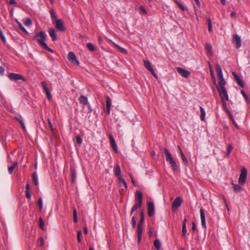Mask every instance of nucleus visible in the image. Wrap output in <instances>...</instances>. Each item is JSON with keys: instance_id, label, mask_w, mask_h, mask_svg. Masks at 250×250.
<instances>
[{"instance_id": "393cba45", "label": "nucleus", "mask_w": 250, "mask_h": 250, "mask_svg": "<svg viewBox=\"0 0 250 250\" xmlns=\"http://www.w3.org/2000/svg\"><path fill=\"white\" fill-rule=\"evenodd\" d=\"M79 100L80 101V102L84 105L89 104L87 98L84 96H81Z\"/></svg>"}, {"instance_id": "c85d7f7f", "label": "nucleus", "mask_w": 250, "mask_h": 250, "mask_svg": "<svg viewBox=\"0 0 250 250\" xmlns=\"http://www.w3.org/2000/svg\"><path fill=\"white\" fill-rule=\"evenodd\" d=\"M232 185L234 191L236 193L240 192L242 190V188L240 186L241 185H238L235 184H232Z\"/></svg>"}, {"instance_id": "f8f14e48", "label": "nucleus", "mask_w": 250, "mask_h": 250, "mask_svg": "<svg viewBox=\"0 0 250 250\" xmlns=\"http://www.w3.org/2000/svg\"><path fill=\"white\" fill-rule=\"evenodd\" d=\"M232 74L234 77V80L236 81L237 83L241 87H245L244 82L238 76L237 74L235 72L233 71L232 72Z\"/></svg>"}, {"instance_id": "20e7f679", "label": "nucleus", "mask_w": 250, "mask_h": 250, "mask_svg": "<svg viewBox=\"0 0 250 250\" xmlns=\"http://www.w3.org/2000/svg\"><path fill=\"white\" fill-rule=\"evenodd\" d=\"M8 77L11 81L14 82H17L19 80H22L23 82H26L27 81L21 75L14 73H9Z\"/></svg>"}, {"instance_id": "1a4fd4ad", "label": "nucleus", "mask_w": 250, "mask_h": 250, "mask_svg": "<svg viewBox=\"0 0 250 250\" xmlns=\"http://www.w3.org/2000/svg\"><path fill=\"white\" fill-rule=\"evenodd\" d=\"M176 70L178 73L184 78H187L190 75V72L189 71L182 67H178L176 68Z\"/></svg>"}, {"instance_id": "aec40b11", "label": "nucleus", "mask_w": 250, "mask_h": 250, "mask_svg": "<svg viewBox=\"0 0 250 250\" xmlns=\"http://www.w3.org/2000/svg\"><path fill=\"white\" fill-rule=\"evenodd\" d=\"M106 112L108 114H110V107L111 105V101L110 97L108 96L106 97Z\"/></svg>"}, {"instance_id": "3c124183", "label": "nucleus", "mask_w": 250, "mask_h": 250, "mask_svg": "<svg viewBox=\"0 0 250 250\" xmlns=\"http://www.w3.org/2000/svg\"><path fill=\"white\" fill-rule=\"evenodd\" d=\"M81 236H82V231L81 230H79L77 232V240H78V243H81V242L82 241Z\"/></svg>"}, {"instance_id": "ea45409f", "label": "nucleus", "mask_w": 250, "mask_h": 250, "mask_svg": "<svg viewBox=\"0 0 250 250\" xmlns=\"http://www.w3.org/2000/svg\"><path fill=\"white\" fill-rule=\"evenodd\" d=\"M86 46L87 48L92 52H93L95 50V48L94 45L91 43H88L86 44Z\"/></svg>"}, {"instance_id": "c756f323", "label": "nucleus", "mask_w": 250, "mask_h": 250, "mask_svg": "<svg viewBox=\"0 0 250 250\" xmlns=\"http://www.w3.org/2000/svg\"><path fill=\"white\" fill-rule=\"evenodd\" d=\"M174 1L182 11H185L187 10V8H186L182 3L178 1L177 0H174Z\"/></svg>"}, {"instance_id": "7c9ffc66", "label": "nucleus", "mask_w": 250, "mask_h": 250, "mask_svg": "<svg viewBox=\"0 0 250 250\" xmlns=\"http://www.w3.org/2000/svg\"><path fill=\"white\" fill-rule=\"evenodd\" d=\"M155 248L157 250H159L161 249V244L159 240L156 239L153 242Z\"/></svg>"}, {"instance_id": "e2e57ef3", "label": "nucleus", "mask_w": 250, "mask_h": 250, "mask_svg": "<svg viewBox=\"0 0 250 250\" xmlns=\"http://www.w3.org/2000/svg\"><path fill=\"white\" fill-rule=\"evenodd\" d=\"M150 73H151V74L156 78V79H158V76L157 75H156V74L155 73V71H154V70H152V71H150Z\"/></svg>"}, {"instance_id": "c9c22d12", "label": "nucleus", "mask_w": 250, "mask_h": 250, "mask_svg": "<svg viewBox=\"0 0 250 250\" xmlns=\"http://www.w3.org/2000/svg\"><path fill=\"white\" fill-rule=\"evenodd\" d=\"M16 120L19 122V123L21 124V126L23 128H25V125L24 124V123L23 122L22 118L21 116L20 117H15Z\"/></svg>"}, {"instance_id": "79ce46f5", "label": "nucleus", "mask_w": 250, "mask_h": 250, "mask_svg": "<svg viewBox=\"0 0 250 250\" xmlns=\"http://www.w3.org/2000/svg\"><path fill=\"white\" fill-rule=\"evenodd\" d=\"M233 149V146L229 144L228 146L227 151L226 154V156H229Z\"/></svg>"}, {"instance_id": "dca6fc26", "label": "nucleus", "mask_w": 250, "mask_h": 250, "mask_svg": "<svg viewBox=\"0 0 250 250\" xmlns=\"http://www.w3.org/2000/svg\"><path fill=\"white\" fill-rule=\"evenodd\" d=\"M143 195L142 193L140 191H136L135 192V201L139 203V205L143 204Z\"/></svg>"}, {"instance_id": "f03ea898", "label": "nucleus", "mask_w": 250, "mask_h": 250, "mask_svg": "<svg viewBox=\"0 0 250 250\" xmlns=\"http://www.w3.org/2000/svg\"><path fill=\"white\" fill-rule=\"evenodd\" d=\"M145 221V216L144 211L143 210L141 211L140 212V220L139 222L137 224V238H138V243H139L142 240V236L143 233V228L142 225L144 224Z\"/></svg>"}, {"instance_id": "8fccbe9b", "label": "nucleus", "mask_w": 250, "mask_h": 250, "mask_svg": "<svg viewBox=\"0 0 250 250\" xmlns=\"http://www.w3.org/2000/svg\"><path fill=\"white\" fill-rule=\"evenodd\" d=\"M32 20L30 18H27L25 21L24 22V24L26 26H30L32 24Z\"/></svg>"}, {"instance_id": "37998d69", "label": "nucleus", "mask_w": 250, "mask_h": 250, "mask_svg": "<svg viewBox=\"0 0 250 250\" xmlns=\"http://www.w3.org/2000/svg\"><path fill=\"white\" fill-rule=\"evenodd\" d=\"M73 220L75 223H77L78 221V217H77V213L76 209H74L73 211Z\"/></svg>"}, {"instance_id": "f704fd0d", "label": "nucleus", "mask_w": 250, "mask_h": 250, "mask_svg": "<svg viewBox=\"0 0 250 250\" xmlns=\"http://www.w3.org/2000/svg\"><path fill=\"white\" fill-rule=\"evenodd\" d=\"M114 45H115V46L116 47V48H117V49L122 53L123 54H125L127 53V51L125 49V48H122V47L120 46L119 45H118V44L114 43Z\"/></svg>"}, {"instance_id": "58836bf2", "label": "nucleus", "mask_w": 250, "mask_h": 250, "mask_svg": "<svg viewBox=\"0 0 250 250\" xmlns=\"http://www.w3.org/2000/svg\"><path fill=\"white\" fill-rule=\"evenodd\" d=\"M33 181L35 186L38 185V180L37 175L36 172H34L32 174Z\"/></svg>"}, {"instance_id": "e433bc0d", "label": "nucleus", "mask_w": 250, "mask_h": 250, "mask_svg": "<svg viewBox=\"0 0 250 250\" xmlns=\"http://www.w3.org/2000/svg\"><path fill=\"white\" fill-rule=\"evenodd\" d=\"M216 71L218 75H222V70L220 65L219 64L216 65Z\"/></svg>"}, {"instance_id": "de8ad7c7", "label": "nucleus", "mask_w": 250, "mask_h": 250, "mask_svg": "<svg viewBox=\"0 0 250 250\" xmlns=\"http://www.w3.org/2000/svg\"><path fill=\"white\" fill-rule=\"evenodd\" d=\"M76 140L77 143L80 146H81V145L82 144V142H83L82 139L81 138V137L79 135H77L76 137Z\"/></svg>"}, {"instance_id": "4be33fe9", "label": "nucleus", "mask_w": 250, "mask_h": 250, "mask_svg": "<svg viewBox=\"0 0 250 250\" xmlns=\"http://www.w3.org/2000/svg\"><path fill=\"white\" fill-rule=\"evenodd\" d=\"M205 49L209 56H211L213 55L212 45L210 44L206 43Z\"/></svg>"}, {"instance_id": "f3484780", "label": "nucleus", "mask_w": 250, "mask_h": 250, "mask_svg": "<svg viewBox=\"0 0 250 250\" xmlns=\"http://www.w3.org/2000/svg\"><path fill=\"white\" fill-rule=\"evenodd\" d=\"M200 216H201V219L202 226L205 229H206L207 227H206V217H205L204 210L203 208L200 209Z\"/></svg>"}, {"instance_id": "052dcab7", "label": "nucleus", "mask_w": 250, "mask_h": 250, "mask_svg": "<svg viewBox=\"0 0 250 250\" xmlns=\"http://www.w3.org/2000/svg\"><path fill=\"white\" fill-rule=\"evenodd\" d=\"M208 65H209V71H210V76H213L214 75V73H213V69H212V68L210 64V62H208Z\"/></svg>"}, {"instance_id": "5701e85b", "label": "nucleus", "mask_w": 250, "mask_h": 250, "mask_svg": "<svg viewBox=\"0 0 250 250\" xmlns=\"http://www.w3.org/2000/svg\"><path fill=\"white\" fill-rule=\"evenodd\" d=\"M178 147H179V150H180V155L181 156V157H182L183 163L185 164V165L186 166H187L188 165V159L186 158V157L185 156V155L184 154V153L183 152V151H182V149H181V148L180 147V146H178Z\"/></svg>"}, {"instance_id": "412c9836", "label": "nucleus", "mask_w": 250, "mask_h": 250, "mask_svg": "<svg viewBox=\"0 0 250 250\" xmlns=\"http://www.w3.org/2000/svg\"><path fill=\"white\" fill-rule=\"evenodd\" d=\"M48 33L53 41H56L57 40L56 34L53 28H50L48 30Z\"/></svg>"}, {"instance_id": "473e14b6", "label": "nucleus", "mask_w": 250, "mask_h": 250, "mask_svg": "<svg viewBox=\"0 0 250 250\" xmlns=\"http://www.w3.org/2000/svg\"><path fill=\"white\" fill-rule=\"evenodd\" d=\"M49 13H50L51 17L53 21H54L57 20L56 13L53 8H52L50 10Z\"/></svg>"}, {"instance_id": "72a5a7b5", "label": "nucleus", "mask_w": 250, "mask_h": 250, "mask_svg": "<svg viewBox=\"0 0 250 250\" xmlns=\"http://www.w3.org/2000/svg\"><path fill=\"white\" fill-rule=\"evenodd\" d=\"M16 22L18 23L20 28L22 32H23L26 34H28V31L26 30V29L22 26V24L20 22L17 20H16Z\"/></svg>"}, {"instance_id": "4d7b16f0", "label": "nucleus", "mask_w": 250, "mask_h": 250, "mask_svg": "<svg viewBox=\"0 0 250 250\" xmlns=\"http://www.w3.org/2000/svg\"><path fill=\"white\" fill-rule=\"evenodd\" d=\"M241 93L243 96V97H244L245 100L246 101H248L249 97H248V95L246 94V92L244 90H242L241 91Z\"/></svg>"}, {"instance_id": "4c0bfd02", "label": "nucleus", "mask_w": 250, "mask_h": 250, "mask_svg": "<svg viewBox=\"0 0 250 250\" xmlns=\"http://www.w3.org/2000/svg\"><path fill=\"white\" fill-rule=\"evenodd\" d=\"M17 166H18V163L15 162L12 166H11V167H8L9 172L10 174H11L13 172L16 167H17Z\"/></svg>"}, {"instance_id": "39448f33", "label": "nucleus", "mask_w": 250, "mask_h": 250, "mask_svg": "<svg viewBox=\"0 0 250 250\" xmlns=\"http://www.w3.org/2000/svg\"><path fill=\"white\" fill-rule=\"evenodd\" d=\"M247 177V170L245 167H243L241 169V173L238 179L239 184L243 185L246 181Z\"/></svg>"}, {"instance_id": "c03bdc74", "label": "nucleus", "mask_w": 250, "mask_h": 250, "mask_svg": "<svg viewBox=\"0 0 250 250\" xmlns=\"http://www.w3.org/2000/svg\"><path fill=\"white\" fill-rule=\"evenodd\" d=\"M226 84V82L224 79L220 80L219 82V88H222V87H225V85Z\"/></svg>"}, {"instance_id": "13d9d810", "label": "nucleus", "mask_w": 250, "mask_h": 250, "mask_svg": "<svg viewBox=\"0 0 250 250\" xmlns=\"http://www.w3.org/2000/svg\"><path fill=\"white\" fill-rule=\"evenodd\" d=\"M153 229H152V228L151 227H149L148 229V236L149 237H152L153 234Z\"/></svg>"}, {"instance_id": "2f4dec72", "label": "nucleus", "mask_w": 250, "mask_h": 250, "mask_svg": "<svg viewBox=\"0 0 250 250\" xmlns=\"http://www.w3.org/2000/svg\"><path fill=\"white\" fill-rule=\"evenodd\" d=\"M200 111H201V115H200L201 120L202 121H204L205 120V115H206L205 110H204L203 107H202V106H201L200 107Z\"/></svg>"}, {"instance_id": "a878e982", "label": "nucleus", "mask_w": 250, "mask_h": 250, "mask_svg": "<svg viewBox=\"0 0 250 250\" xmlns=\"http://www.w3.org/2000/svg\"><path fill=\"white\" fill-rule=\"evenodd\" d=\"M144 65L146 68L150 72L153 70V68L151 66L150 62L148 61L144 60Z\"/></svg>"}, {"instance_id": "ddd939ff", "label": "nucleus", "mask_w": 250, "mask_h": 250, "mask_svg": "<svg viewBox=\"0 0 250 250\" xmlns=\"http://www.w3.org/2000/svg\"><path fill=\"white\" fill-rule=\"evenodd\" d=\"M233 42L236 44V47L237 49L241 46V40L238 35L235 34L233 35Z\"/></svg>"}, {"instance_id": "9b49d317", "label": "nucleus", "mask_w": 250, "mask_h": 250, "mask_svg": "<svg viewBox=\"0 0 250 250\" xmlns=\"http://www.w3.org/2000/svg\"><path fill=\"white\" fill-rule=\"evenodd\" d=\"M147 211H148V215L149 217H152L155 212V208L154 203L152 202H149L147 203Z\"/></svg>"}, {"instance_id": "338daca9", "label": "nucleus", "mask_w": 250, "mask_h": 250, "mask_svg": "<svg viewBox=\"0 0 250 250\" xmlns=\"http://www.w3.org/2000/svg\"><path fill=\"white\" fill-rule=\"evenodd\" d=\"M230 16L231 17H232V18H234V19H236V13L235 12H231V14H230Z\"/></svg>"}, {"instance_id": "09e8293b", "label": "nucleus", "mask_w": 250, "mask_h": 250, "mask_svg": "<svg viewBox=\"0 0 250 250\" xmlns=\"http://www.w3.org/2000/svg\"><path fill=\"white\" fill-rule=\"evenodd\" d=\"M208 30L209 32L212 31V24L211 22V20L210 18H208Z\"/></svg>"}, {"instance_id": "6e6552de", "label": "nucleus", "mask_w": 250, "mask_h": 250, "mask_svg": "<svg viewBox=\"0 0 250 250\" xmlns=\"http://www.w3.org/2000/svg\"><path fill=\"white\" fill-rule=\"evenodd\" d=\"M67 59L68 61L74 65H79V62L77 60L76 55L73 52H69Z\"/></svg>"}, {"instance_id": "680f3d73", "label": "nucleus", "mask_w": 250, "mask_h": 250, "mask_svg": "<svg viewBox=\"0 0 250 250\" xmlns=\"http://www.w3.org/2000/svg\"><path fill=\"white\" fill-rule=\"evenodd\" d=\"M211 79L212 80V82H213V84H215L216 85V86H218L216 84V79H215V76L214 75L211 76Z\"/></svg>"}, {"instance_id": "774afa93", "label": "nucleus", "mask_w": 250, "mask_h": 250, "mask_svg": "<svg viewBox=\"0 0 250 250\" xmlns=\"http://www.w3.org/2000/svg\"><path fill=\"white\" fill-rule=\"evenodd\" d=\"M192 231H195L196 230V224H195V223L194 222H193L192 223Z\"/></svg>"}, {"instance_id": "49530a36", "label": "nucleus", "mask_w": 250, "mask_h": 250, "mask_svg": "<svg viewBox=\"0 0 250 250\" xmlns=\"http://www.w3.org/2000/svg\"><path fill=\"white\" fill-rule=\"evenodd\" d=\"M38 205L39 206V210L41 211L42 208V200L41 198H39L38 201Z\"/></svg>"}, {"instance_id": "a211bd4d", "label": "nucleus", "mask_w": 250, "mask_h": 250, "mask_svg": "<svg viewBox=\"0 0 250 250\" xmlns=\"http://www.w3.org/2000/svg\"><path fill=\"white\" fill-rule=\"evenodd\" d=\"M70 177L72 184L75 183L76 178V170L74 168H70Z\"/></svg>"}, {"instance_id": "69168bd1", "label": "nucleus", "mask_w": 250, "mask_h": 250, "mask_svg": "<svg viewBox=\"0 0 250 250\" xmlns=\"http://www.w3.org/2000/svg\"><path fill=\"white\" fill-rule=\"evenodd\" d=\"M9 3L11 5H14L17 4V2L15 0H10Z\"/></svg>"}, {"instance_id": "f257e3e1", "label": "nucleus", "mask_w": 250, "mask_h": 250, "mask_svg": "<svg viewBox=\"0 0 250 250\" xmlns=\"http://www.w3.org/2000/svg\"><path fill=\"white\" fill-rule=\"evenodd\" d=\"M162 149L166 154V161L170 164L173 171H179L180 169L168 150L166 148H162Z\"/></svg>"}, {"instance_id": "0eeeda50", "label": "nucleus", "mask_w": 250, "mask_h": 250, "mask_svg": "<svg viewBox=\"0 0 250 250\" xmlns=\"http://www.w3.org/2000/svg\"><path fill=\"white\" fill-rule=\"evenodd\" d=\"M56 28L60 31H64L65 30L63 21L61 19H57L53 21Z\"/></svg>"}, {"instance_id": "603ef678", "label": "nucleus", "mask_w": 250, "mask_h": 250, "mask_svg": "<svg viewBox=\"0 0 250 250\" xmlns=\"http://www.w3.org/2000/svg\"><path fill=\"white\" fill-rule=\"evenodd\" d=\"M131 224H132V228L133 229H135L136 228V219H135V216H133L132 218Z\"/></svg>"}, {"instance_id": "bf43d9fd", "label": "nucleus", "mask_w": 250, "mask_h": 250, "mask_svg": "<svg viewBox=\"0 0 250 250\" xmlns=\"http://www.w3.org/2000/svg\"><path fill=\"white\" fill-rule=\"evenodd\" d=\"M25 195H26V197L28 199H30L31 198V195L30 191H25Z\"/></svg>"}, {"instance_id": "0e129e2a", "label": "nucleus", "mask_w": 250, "mask_h": 250, "mask_svg": "<svg viewBox=\"0 0 250 250\" xmlns=\"http://www.w3.org/2000/svg\"><path fill=\"white\" fill-rule=\"evenodd\" d=\"M140 8L141 11L143 13H144V14H146V13H147L146 11L143 6H141Z\"/></svg>"}, {"instance_id": "a19ab883", "label": "nucleus", "mask_w": 250, "mask_h": 250, "mask_svg": "<svg viewBox=\"0 0 250 250\" xmlns=\"http://www.w3.org/2000/svg\"><path fill=\"white\" fill-rule=\"evenodd\" d=\"M221 102L222 103V104H223V107L224 108V109L226 111V112H229V109L227 107V103L226 102V101H225L224 99H223V98H221Z\"/></svg>"}, {"instance_id": "6ab92c4d", "label": "nucleus", "mask_w": 250, "mask_h": 250, "mask_svg": "<svg viewBox=\"0 0 250 250\" xmlns=\"http://www.w3.org/2000/svg\"><path fill=\"white\" fill-rule=\"evenodd\" d=\"M114 174L118 179L122 177L120 167L119 165H116L114 168Z\"/></svg>"}, {"instance_id": "5fc2aeb1", "label": "nucleus", "mask_w": 250, "mask_h": 250, "mask_svg": "<svg viewBox=\"0 0 250 250\" xmlns=\"http://www.w3.org/2000/svg\"><path fill=\"white\" fill-rule=\"evenodd\" d=\"M42 47L50 52H54V50L51 48L49 47L47 44L43 46Z\"/></svg>"}, {"instance_id": "9d476101", "label": "nucleus", "mask_w": 250, "mask_h": 250, "mask_svg": "<svg viewBox=\"0 0 250 250\" xmlns=\"http://www.w3.org/2000/svg\"><path fill=\"white\" fill-rule=\"evenodd\" d=\"M182 203V198L180 197H176L172 204V208L173 210H176L181 206Z\"/></svg>"}, {"instance_id": "2eb2a0df", "label": "nucleus", "mask_w": 250, "mask_h": 250, "mask_svg": "<svg viewBox=\"0 0 250 250\" xmlns=\"http://www.w3.org/2000/svg\"><path fill=\"white\" fill-rule=\"evenodd\" d=\"M41 84L42 85V87L43 89V90L44 91V92H45L46 93V97L47 98V99L49 100H50L51 99H52V95L51 94V93L50 92L48 87H47V86L45 83V82H41Z\"/></svg>"}, {"instance_id": "423d86ee", "label": "nucleus", "mask_w": 250, "mask_h": 250, "mask_svg": "<svg viewBox=\"0 0 250 250\" xmlns=\"http://www.w3.org/2000/svg\"><path fill=\"white\" fill-rule=\"evenodd\" d=\"M216 88L220 97V99H221L222 98L225 101H229V96L226 87L219 88V86H216Z\"/></svg>"}, {"instance_id": "4468645a", "label": "nucleus", "mask_w": 250, "mask_h": 250, "mask_svg": "<svg viewBox=\"0 0 250 250\" xmlns=\"http://www.w3.org/2000/svg\"><path fill=\"white\" fill-rule=\"evenodd\" d=\"M109 139L111 146L112 147L113 149L114 150V152L116 153H118V146L116 144L115 140L114 139L112 135H111V134L109 135Z\"/></svg>"}, {"instance_id": "a18cd8bd", "label": "nucleus", "mask_w": 250, "mask_h": 250, "mask_svg": "<svg viewBox=\"0 0 250 250\" xmlns=\"http://www.w3.org/2000/svg\"><path fill=\"white\" fill-rule=\"evenodd\" d=\"M44 226V221H43V219H42V217H40L39 218V227L41 229H43Z\"/></svg>"}, {"instance_id": "864d4df0", "label": "nucleus", "mask_w": 250, "mask_h": 250, "mask_svg": "<svg viewBox=\"0 0 250 250\" xmlns=\"http://www.w3.org/2000/svg\"><path fill=\"white\" fill-rule=\"evenodd\" d=\"M38 244L40 246V247H42L43 246V244H44V240H43V239L42 238V237H40L39 238L38 240Z\"/></svg>"}, {"instance_id": "7ed1b4c3", "label": "nucleus", "mask_w": 250, "mask_h": 250, "mask_svg": "<svg viewBox=\"0 0 250 250\" xmlns=\"http://www.w3.org/2000/svg\"><path fill=\"white\" fill-rule=\"evenodd\" d=\"M37 37H40V39H37V42L38 43L43 47L46 43H45V41L46 40V36L45 33L42 31L40 32H38V31H35V35L34 38V39H36Z\"/></svg>"}, {"instance_id": "b1692460", "label": "nucleus", "mask_w": 250, "mask_h": 250, "mask_svg": "<svg viewBox=\"0 0 250 250\" xmlns=\"http://www.w3.org/2000/svg\"><path fill=\"white\" fill-rule=\"evenodd\" d=\"M118 179L119 183L120 184V187L121 188L122 187V184H123L124 186V188H122V189L124 190V189H127V183H126V181H125V180L123 179L122 178V177L118 178Z\"/></svg>"}, {"instance_id": "6e6d98bb", "label": "nucleus", "mask_w": 250, "mask_h": 250, "mask_svg": "<svg viewBox=\"0 0 250 250\" xmlns=\"http://www.w3.org/2000/svg\"><path fill=\"white\" fill-rule=\"evenodd\" d=\"M129 176L131 178V180L133 185L135 186H137L136 182L135 179H134L133 176L132 174H130Z\"/></svg>"}, {"instance_id": "bb28decb", "label": "nucleus", "mask_w": 250, "mask_h": 250, "mask_svg": "<svg viewBox=\"0 0 250 250\" xmlns=\"http://www.w3.org/2000/svg\"><path fill=\"white\" fill-rule=\"evenodd\" d=\"M186 218H184L183 221L182 236H185L187 233Z\"/></svg>"}, {"instance_id": "cd10ccee", "label": "nucleus", "mask_w": 250, "mask_h": 250, "mask_svg": "<svg viewBox=\"0 0 250 250\" xmlns=\"http://www.w3.org/2000/svg\"><path fill=\"white\" fill-rule=\"evenodd\" d=\"M142 206V205H139V203L136 202L131 208L130 211V215H132L133 213V212L137 209L138 208H141Z\"/></svg>"}]
</instances>
